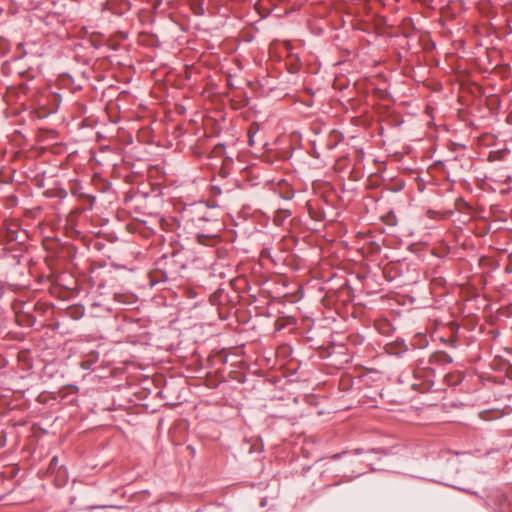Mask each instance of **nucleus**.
<instances>
[{
  "mask_svg": "<svg viewBox=\"0 0 512 512\" xmlns=\"http://www.w3.org/2000/svg\"><path fill=\"white\" fill-rule=\"evenodd\" d=\"M206 236L204 234H198L197 239L199 243H203V239H205Z\"/></svg>",
  "mask_w": 512,
  "mask_h": 512,
  "instance_id": "nucleus-1",
  "label": "nucleus"
},
{
  "mask_svg": "<svg viewBox=\"0 0 512 512\" xmlns=\"http://www.w3.org/2000/svg\"><path fill=\"white\" fill-rule=\"evenodd\" d=\"M249 143H250V145L253 144V136L252 135L249 136Z\"/></svg>",
  "mask_w": 512,
  "mask_h": 512,
  "instance_id": "nucleus-3",
  "label": "nucleus"
},
{
  "mask_svg": "<svg viewBox=\"0 0 512 512\" xmlns=\"http://www.w3.org/2000/svg\"><path fill=\"white\" fill-rule=\"evenodd\" d=\"M83 315V310H79L78 315H75V318H80Z\"/></svg>",
  "mask_w": 512,
  "mask_h": 512,
  "instance_id": "nucleus-2",
  "label": "nucleus"
}]
</instances>
